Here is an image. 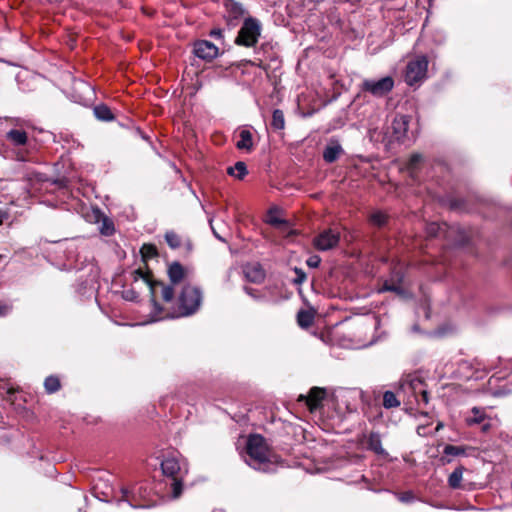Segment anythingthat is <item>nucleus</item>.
Returning <instances> with one entry per match:
<instances>
[{"label": "nucleus", "mask_w": 512, "mask_h": 512, "mask_svg": "<svg viewBox=\"0 0 512 512\" xmlns=\"http://www.w3.org/2000/svg\"><path fill=\"white\" fill-rule=\"evenodd\" d=\"M142 259L146 262L148 259L158 256L157 247L153 244H144L140 249Z\"/></svg>", "instance_id": "31"}, {"label": "nucleus", "mask_w": 512, "mask_h": 512, "mask_svg": "<svg viewBox=\"0 0 512 512\" xmlns=\"http://www.w3.org/2000/svg\"><path fill=\"white\" fill-rule=\"evenodd\" d=\"M194 54L205 61H212L218 56V47L210 41L198 40L194 44Z\"/></svg>", "instance_id": "11"}, {"label": "nucleus", "mask_w": 512, "mask_h": 512, "mask_svg": "<svg viewBox=\"0 0 512 512\" xmlns=\"http://www.w3.org/2000/svg\"><path fill=\"white\" fill-rule=\"evenodd\" d=\"M294 272L296 274V278L294 279V283L296 284H302L306 281V273L298 267L294 268Z\"/></svg>", "instance_id": "38"}, {"label": "nucleus", "mask_w": 512, "mask_h": 512, "mask_svg": "<svg viewBox=\"0 0 512 512\" xmlns=\"http://www.w3.org/2000/svg\"><path fill=\"white\" fill-rule=\"evenodd\" d=\"M203 301L202 290L190 283L183 285L177 297L173 290V300L164 302V305L155 303L152 308L154 320L175 319L188 317L195 314Z\"/></svg>", "instance_id": "1"}, {"label": "nucleus", "mask_w": 512, "mask_h": 512, "mask_svg": "<svg viewBox=\"0 0 512 512\" xmlns=\"http://www.w3.org/2000/svg\"><path fill=\"white\" fill-rule=\"evenodd\" d=\"M134 280L139 278L143 279L150 289L151 303L155 306L158 299L163 302H169L173 300V288L163 281H157L153 279L152 272L150 270L143 271L141 268L134 271Z\"/></svg>", "instance_id": "5"}, {"label": "nucleus", "mask_w": 512, "mask_h": 512, "mask_svg": "<svg viewBox=\"0 0 512 512\" xmlns=\"http://www.w3.org/2000/svg\"><path fill=\"white\" fill-rule=\"evenodd\" d=\"M424 389V383L421 378L415 374L407 375L400 383V387L398 390V395H403L405 397L413 396L416 401L418 400V393Z\"/></svg>", "instance_id": "9"}, {"label": "nucleus", "mask_w": 512, "mask_h": 512, "mask_svg": "<svg viewBox=\"0 0 512 512\" xmlns=\"http://www.w3.org/2000/svg\"><path fill=\"white\" fill-rule=\"evenodd\" d=\"M114 231V228H113V225H110V226H106L105 225V230H103V233L105 235H111Z\"/></svg>", "instance_id": "46"}, {"label": "nucleus", "mask_w": 512, "mask_h": 512, "mask_svg": "<svg viewBox=\"0 0 512 512\" xmlns=\"http://www.w3.org/2000/svg\"><path fill=\"white\" fill-rule=\"evenodd\" d=\"M209 35L215 39L223 37V31L220 28H214L210 31Z\"/></svg>", "instance_id": "43"}, {"label": "nucleus", "mask_w": 512, "mask_h": 512, "mask_svg": "<svg viewBox=\"0 0 512 512\" xmlns=\"http://www.w3.org/2000/svg\"><path fill=\"white\" fill-rule=\"evenodd\" d=\"M245 291H246L249 295L254 296L251 288L245 287Z\"/></svg>", "instance_id": "48"}, {"label": "nucleus", "mask_w": 512, "mask_h": 512, "mask_svg": "<svg viewBox=\"0 0 512 512\" xmlns=\"http://www.w3.org/2000/svg\"><path fill=\"white\" fill-rule=\"evenodd\" d=\"M409 119L408 116L402 115L400 117H396L392 123L393 129V137L399 141L404 142V139L407 136Z\"/></svg>", "instance_id": "15"}, {"label": "nucleus", "mask_w": 512, "mask_h": 512, "mask_svg": "<svg viewBox=\"0 0 512 512\" xmlns=\"http://www.w3.org/2000/svg\"><path fill=\"white\" fill-rule=\"evenodd\" d=\"M245 462L254 468L267 472L272 464L271 453L266 444V440L259 434H251L246 442Z\"/></svg>", "instance_id": "2"}, {"label": "nucleus", "mask_w": 512, "mask_h": 512, "mask_svg": "<svg viewBox=\"0 0 512 512\" xmlns=\"http://www.w3.org/2000/svg\"><path fill=\"white\" fill-rule=\"evenodd\" d=\"M489 428H490V424H484V425H483V430H487V429H489Z\"/></svg>", "instance_id": "49"}, {"label": "nucleus", "mask_w": 512, "mask_h": 512, "mask_svg": "<svg viewBox=\"0 0 512 512\" xmlns=\"http://www.w3.org/2000/svg\"><path fill=\"white\" fill-rule=\"evenodd\" d=\"M117 503L127 502L132 508H149L154 505L151 490L145 483L120 489V496H115Z\"/></svg>", "instance_id": "4"}, {"label": "nucleus", "mask_w": 512, "mask_h": 512, "mask_svg": "<svg viewBox=\"0 0 512 512\" xmlns=\"http://www.w3.org/2000/svg\"><path fill=\"white\" fill-rule=\"evenodd\" d=\"M271 126L275 130H282L285 127L284 113L280 109H275L272 114Z\"/></svg>", "instance_id": "30"}, {"label": "nucleus", "mask_w": 512, "mask_h": 512, "mask_svg": "<svg viewBox=\"0 0 512 512\" xmlns=\"http://www.w3.org/2000/svg\"><path fill=\"white\" fill-rule=\"evenodd\" d=\"M44 388L46 393L53 394L61 389V381L58 376L50 375L44 380Z\"/></svg>", "instance_id": "26"}, {"label": "nucleus", "mask_w": 512, "mask_h": 512, "mask_svg": "<svg viewBox=\"0 0 512 512\" xmlns=\"http://www.w3.org/2000/svg\"><path fill=\"white\" fill-rule=\"evenodd\" d=\"M371 225L381 228L384 225V214L382 211H376L370 215Z\"/></svg>", "instance_id": "33"}, {"label": "nucleus", "mask_w": 512, "mask_h": 512, "mask_svg": "<svg viewBox=\"0 0 512 512\" xmlns=\"http://www.w3.org/2000/svg\"><path fill=\"white\" fill-rule=\"evenodd\" d=\"M267 223L274 227H278V228H280L282 226H287V224H288L286 220L281 219L277 216H273L271 213L269 214Z\"/></svg>", "instance_id": "36"}, {"label": "nucleus", "mask_w": 512, "mask_h": 512, "mask_svg": "<svg viewBox=\"0 0 512 512\" xmlns=\"http://www.w3.org/2000/svg\"><path fill=\"white\" fill-rule=\"evenodd\" d=\"M320 262L321 258L318 255H312L307 259L306 264L310 268H317L320 265Z\"/></svg>", "instance_id": "40"}, {"label": "nucleus", "mask_w": 512, "mask_h": 512, "mask_svg": "<svg viewBox=\"0 0 512 512\" xmlns=\"http://www.w3.org/2000/svg\"><path fill=\"white\" fill-rule=\"evenodd\" d=\"M381 404H384V396H378L375 398V403L373 405H369L366 410V415L370 421H379L382 417Z\"/></svg>", "instance_id": "22"}, {"label": "nucleus", "mask_w": 512, "mask_h": 512, "mask_svg": "<svg viewBox=\"0 0 512 512\" xmlns=\"http://www.w3.org/2000/svg\"><path fill=\"white\" fill-rule=\"evenodd\" d=\"M164 238L168 246L173 250L181 247H184L188 253L193 250L192 241L188 237L183 238L173 230L167 231Z\"/></svg>", "instance_id": "13"}, {"label": "nucleus", "mask_w": 512, "mask_h": 512, "mask_svg": "<svg viewBox=\"0 0 512 512\" xmlns=\"http://www.w3.org/2000/svg\"><path fill=\"white\" fill-rule=\"evenodd\" d=\"M188 269L184 267L180 262L173 261L167 266V275L170 280V286L174 288V285L181 283L188 277Z\"/></svg>", "instance_id": "12"}, {"label": "nucleus", "mask_w": 512, "mask_h": 512, "mask_svg": "<svg viewBox=\"0 0 512 512\" xmlns=\"http://www.w3.org/2000/svg\"><path fill=\"white\" fill-rule=\"evenodd\" d=\"M262 26L258 19L254 17L245 18L238 35L235 39V44L245 47H254L261 35Z\"/></svg>", "instance_id": "7"}, {"label": "nucleus", "mask_w": 512, "mask_h": 512, "mask_svg": "<svg viewBox=\"0 0 512 512\" xmlns=\"http://www.w3.org/2000/svg\"><path fill=\"white\" fill-rule=\"evenodd\" d=\"M403 277H404V274H403V271H402V267L395 268L393 270V272H392V279H391L392 283L388 284L386 282V286H385L386 292L387 291H392V292H396L401 297H404V298L407 297V293L404 290V288L401 287L400 285H396L394 283V278H396L397 281L400 283V282H402Z\"/></svg>", "instance_id": "18"}, {"label": "nucleus", "mask_w": 512, "mask_h": 512, "mask_svg": "<svg viewBox=\"0 0 512 512\" xmlns=\"http://www.w3.org/2000/svg\"><path fill=\"white\" fill-rule=\"evenodd\" d=\"M326 397V390L320 387H313L307 395H299L298 402H304L310 412H315L322 407Z\"/></svg>", "instance_id": "10"}, {"label": "nucleus", "mask_w": 512, "mask_h": 512, "mask_svg": "<svg viewBox=\"0 0 512 512\" xmlns=\"http://www.w3.org/2000/svg\"><path fill=\"white\" fill-rule=\"evenodd\" d=\"M428 58L425 55H417L410 59L405 68L404 80L409 86H420L426 79L428 73Z\"/></svg>", "instance_id": "6"}, {"label": "nucleus", "mask_w": 512, "mask_h": 512, "mask_svg": "<svg viewBox=\"0 0 512 512\" xmlns=\"http://www.w3.org/2000/svg\"><path fill=\"white\" fill-rule=\"evenodd\" d=\"M340 241V233L335 229H326L313 239L314 247L319 251L333 249Z\"/></svg>", "instance_id": "8"}, {"label": "nucleus", "mask_w": 512, "mask_h": 512, "mask_svg": "<svg viewBox=\"0 0 512 512\" xmlns=\"http://www.w3.org/2000/svg\"><path fill=\"white\" fill-rule=\"evenodd\" d=\"M362 89L374 96H382L384 94V78H380L377 81L365 80L362 84Z\"/></svg>", "instance_id": "21"}, {"label": "nucleus", "mask_w": 512, "mask_h": 512, "mask_svg": "<svg viewBox=\"0 0 512 512\" xmlns=\"http://www.w3.org/2000/svg\"><path fill=\"white\" fill-rule=\"evenodd\" d=\"M472 416L466 418L468 425L481 424L487 419V415L483 408L473 407L471 409Z\"/></svg>", "instance_id": "25"}, {"label": "nucleus", "mask_w": 512, "mask_h": 512, "mask_svg": "<svg viewBox=\"0 0 512 512\" xmlns=\"http://www.w3.org/2000/svg\"><path fill=\"white\" fill-rule=\"evenodd\" d=\"M438 229H439V226L438 224L436 223H431L428 227H427V232L430 236H436L437 235V232H438Z\"/></svg>", "instance_id": "42"}, {"label": "nucleus", "mask_w": 512, "mask_h": 512, "mask_svg": "<svg viewBox=\"0 0 512 512\" xmlns=\"http://www.w3.org/2000/svg\"><path fill=\"white\" fill-rule=\"evenodd\" d=\"M245 277L252 283H261L264 281L266 273L262 265L259 263L247 264L244 267Z\"/></svg>", "instance_id": "14"}, {"label": "nucleus", "mask_w": 512, "mask_h": 512, "mask_svg": "<svg viewBox=\"0 0 512 512\" xmlns=\"http://www.w3.org/2000/svg\"><path fill=\"white\" fill-rule=\"evenodd\" d=\"M161 469L163 474L172 480L173 498H178L182 493L183 479L188 473L186 463L176 455H169L161 462Z\"/></svg>", "instance_id": "3"}, {"label": "nucleus", "mask_w": 512, "mask_h": 512, "mask_svg": "<svg viewBox=\"0 0 512 512\" xmlns=\"http://www.w3.org/2000/svg\"><path fill=\"white\" fill-rule=\"evenodd\" d=\"M12 311V305L0 301V317L8 315Z\"/></svg>", "instance_id": "41"}, {"label": "nucleus", "mask_w": 512, "mask_h": 512, "mask_svg": "<svg viewBox=\"0 0 512 512\" xmlns=\"http://www.w3.org/2000/svg\"><path fill=\"white\" fill-rule=\"evenodd\" d=\"M227 173L239 180H242L248 173L247 166L244 162L238 161L233 167L227 169Z\"/></svg>", "instance_id": "27"}, {"label": "nucleus", "mask_w": 512, "mask_h": 512, "mask_svg": "<svg viewBox=\"0 0 512 512\" xmlns=\"http://www.w3.org/2000/svg\"><path fill=\"white\" fill-rule=\"evenodd\" d=\"M314 316L306 310H300L297 314V322L302 328H308L312 325Z\"/></svg>", "instance_id": "29"}, {"label": "nucleus", "mask_w": 512, "mask_h": 512, "mask_svg": "<svg viewBox=\"0 0 512 512\" xmlns=\"http://www.w3.org/2000/svg\"><path fill=\"white\" fill-rule=\"evenodd\" d=\"M93 112L98 120L109 122L114 119V114L112 113L111 109L105 104L95 106Z\"/></svg>", "instance_id": "24"}, {"label": "nucleus", "mask_w": 512, "mask_h": 512, "mask_svg": "<svg viewBox=\"0 0 512 512\" xmlns=\"http://www.w3.org/2000/svg\"><path fill=\"white\" fill-rule=\"evenodd\" d=\"M365 444L367 449L374 451L377 454L383 453L381 446V435L379 433L371 432Z\"/></svg>", "instance_id": "23"}, {"label": "nucleus", "mask_w": 512, "mask_h": 512, "mask_svg": "<svg viewBox=\"0 0 512 512\" xmlns=\"http://www.w3.org/2000/svg\"><path fill=\"white\" fill-rule=\"evenodd\" d=\"M393 85H394L393 79L389 76H386V91L392 89Z\"/></svg>", "instance_id": "45"}, {"label": "nucleus", "mask_w": 512, "mask_h": 512, "mask_svg": "<svg viewBox=\"0 0 512 512\" xmlns=\"http://www.w3.org/2000/svg\"><path fill=\"white\" fill-rule=\"evenodd\" d=\"M225 8H226L228 17L232 20H239L246 13L242 4H240L239 2H236L234 0H226Z\"/></svg>", "instance_id": "20"}, {"label": "nucleus", "mask_w": 512, "mask_h": 512, "mask_svg": "<svg viewBox=\"0 0 512 512\" xmlns=\"http://www.w3.org/2000/svg\"><path fill=\"white\" fill-rule=\"evenodd\" d=\"M395 497L403 503H411L415 500V496L411 491L403 493H394Z\"/></svg>", "instance_id": "35"}, {"label": "nucleus", "mask_w": 512, "mask_h": 512, "mask_svg": "<svg viewBox=\"0 0 512 512\" xmlns=\"http://www.w3.org/2000/svg\"><path fill=\"white\" fill-rule=\"evenodd\" d=\"M4 393L13 394L14 388L10 386L8 382L0 380V395L3 396Z\"/></svg>", "instance_id": "39"}, {"label": "nucleus", "mask_w": 512, "mask_h": 512, "mask_svg": "<svg viewBox=\"0 0 512 512\" xmlns=\"http://www.w3.org/2000/svg\"><path fill=\"white\" fill-rule=\"evenodd\" d=\"M2 224V220L0 219V225Z\"/></svg>", "instance_id": "50"}, {"label": "nucleus", "mask_w": 512, "mask_h": 512, "mask_svg": "<svg viewBox=\"0 0 512 512\" xmlns=\"http://www.w3.org/2000/svg\"><path fill=\"white\" fill-rule=\"evenodd\" d=\"M238 137L239 139L236 142L237 149L247 152L252 151L254 143L251 131L249 129H241L238 133Z\"/></svg>", "instance_id": "19"}, {"label": "nucleus", "mask_w": 512, "mask_h": 512, "mask_svg": "<svg viewBox=\"0 0 512 512\" xmlns=\"http://www.w3.org/2000/svg\"><path fill=\"white\" fill-rule=\"evenodd\" d=\"M5 138L13 146H24L28 141L27 132L21 127L7 131Z\"/></svg>", "instance_id": "16"}, {"label": "nucleus", "mask_w": 512, "mask_h": 512, "mask_svg": "<svg viewBox=\"0 0 512 512\" xmlns=\"http://www.w3.org/2000/svg\"><path fill=\"white\" fill-rule=\"evenodd\" d=\"M418 394L420 395V399L418 398L419 401L417 402L419 403L422 401L423 403L427 404L429 401L428 392L425 389H421Z\"/></svg>", "instance_id": "44"}, {"label": "nucleus", "mask_w": 512, "mask_h": 512, "mask_svg": "<svg viewBox=\"0 0 512 512\" xmlns=\"http://www.w3.org/2000/svg\"><path fill=\"white\" fill-rule=\"evenodd\" d=\"M422 161L421 154H413L408 162V169L412 172L417 167V165Z\"/></svg>", "instance_id": "37"}, {"label": "nucleus", "mask_w": 512, "mask_h": 512, "mask_svg": "<svg viewBox=\"0 0 512 512\" xmlns=\"http://www.w3.org/2000/svg\"><path fill=\"white\" fill-rule=\"evenodd\" d=\"M380 318L379 317H375V328L378 329L379 326H380Z\"/></svg>", "instance_id": "47"}, {"label": "nucleus", "mask_w": 512, "mask_h": 512, "mask_svg": "<svg viewBox=\"0 0 512 512\" xmlns=\"http://www.w3.org/2000/svg\"><path fill=\"white\" fill-rule=\"evenodd\" d=\"M402 395H398L386 390V409L392 408V407H398L400 405V400L398 399Z\"/></svg>", "instance_id": "32"}, {"label": "nucleus", "mask_w": 512, "mask_h": 512, "mask_svg": "<svg viewBox=\"0 0 512 512\" xmlns=\"http://www.w3.org/2000/svg\"><path fill=\"white\" fill-rule=\"evenodd\" d=\"M343 148L338 141H331L323 151V159L327 163L335 162L342 154Z\"/></svg>", "instance_id": "17"}, {"label": "nucleus", "mask_w": 512, "mask_h": 512, "mask_svg": "<svg viewBox=\"0 0 512 512\" xmlns=\"http://www.w3.org/2000/svg\"><path fill=\"white\" fill-rule=\"evenodd\" d=\"M464 468L462 466L457 467L448 478V484L453 489H458L461 486Z\"/></svg>", "instance_id": "28"}, {"label": "nucleus", "mask_w": 512, "mask_h": 512, "mask_svg": "<svg viewBox=\"0 0 512 512\" xmlns=\"http://www.w3.org/2000/svg\"><path fill=\"white\" fill-rule=\"evenodd\" d=\"M443 452L447 456H459L465 454V449L461 446L446 445Z\"/></svg>", "instance_id": "34"}]
</instances>
